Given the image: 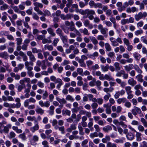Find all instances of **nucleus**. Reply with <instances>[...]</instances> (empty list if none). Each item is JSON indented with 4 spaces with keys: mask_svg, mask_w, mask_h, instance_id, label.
I'll return each instance as SVG.
<instances>
[{
    "mask_svg": "<svg viewBox=\"0 0 147 147\" xmlns=\"http://www.w3.org/2000/svg\"><path fill=\"white\" fill-rule=\"evenodd\" d=\"M128 128L130 129L132 131H134L136 133V140L138 142L141 141L142 140L141 137L142 134L136 131V130L133 128H132L130 125H129Z\"/></svg>",
    "mask_w": 147,
    "mask_h": 147,
    "instance_id": "1",
    "label": "nucleus"
},
{
    "mask_svg": "<svg viewBox=\"0 0 147 147\" xmlns=\"http://www.w3.org/2000/svg\"><path fill=\"white\" fill-rule=\"evenodd\" d=\"M98 28L100 30L101 34L103 35H105V37L107 36V34L106 35V36L105 35L107 34L108 32V29L107 28H104L102 25L101 24H99L98 25Z\"/></svg>",
    "mask_w": 147,
    "mask_h": 147,
    "instance_id": "2",
    "label": "nucleus"
},
{
    "mask_svg": "<svg viewBox=\"0 0 147 147\" xmlns=\"http://www.w3.org/2000/svg\"><path fill=\"white\" fill-rule=\"evenodd\" d=\"M35 7H34V10L37 12L40 10L39 8H42L43 7V5L41 3L35 2L33 3Z\"/></svg>",
    "mask_w": 147,
    "mask_h": 147,
    "instance_id": "3",
    "label": "nucleus"
},
{
    "mask_svg": "<svg viewBox=\"0 0 147 147\" xmlns=\"http://www.w3.org/2000/svg\"><path fill=\"white\" fill-rule=\"evenodd\" d=\"M131 112L134 115H136L137 114H140L141 113L140 109L136 106H134V108L131 110Z\"/></svg>",
    "mask_w": 147,
    "mask_h": 147,
    "instance_id": "4",
    "label": "nucleus"
},
{
    "mask_svg": "<svg viewBox=\"0 0 147 147\" xmlns=\"http://www.w3.org/2000/svg\"><path fill=\"white\" fill-rule=\"evenodd\" d=\"M27 55L29 57V59L31 61L35 62L36 60V59L31 51H29L27 52Z\"/></svg>",
    "mask_w": 147,
    "mask_h": 147,
    "instance_id": "5",
    "label": "nucleus"
},
{
    "mask_svg": "<svg viewBox=\"0 0 147 147\" xmlns=\"http://www.w3.org/2000/svg\"><path fill=\"white\" fill-rule=\"evenodd\" d=\"M125 93V91L123 90H121L120 91L116 92L114 95V97L115 99L118 98L120 96L123 95Z\"/></svg>",
    "mask_w": 147,
    "mask_h": 147,
    "instance_id": "6",
    "label": "nucleus"
},
{
    "mask_svg": "<svg viewBox=\"0 0 147 147\" xmlns=\"http://www.w3.org/2000/svg\"><path fill=\"white\" fill-rule=\"evenodd\" d=\"M37 121L36 120L34 121V123H36L35 125L33 127H31L30 130L32 133H34L35 131L38 130L39 129V126L37 123Z\"/></svg>",
    "mask_w": 147,
    "mask_h": 147,
    "instance_id": "7",
    "label": "nucleus"
},
{
    "mask_svg": "<svg viewBox=\"0 0 147 147\" xmlns=\"http://www.w3.org/2000/svg\"><path fill=\"white\" fill-rule=\"evenodd\" d=\"M84 24L85 26L88 27L89 29H91L93 27L92 24L90 23V21L88 20H86L84 21Z\"/></svg>",
    "mask_w": 147,
    "mask_h": 147,
    "instance_id": "8",
    "label": "nucleus"
},
{
    "mask_svg": "<svg viewBox=\"0 0 147 147\" xmlns=\"http://www.w3.org/2000/svg\"><path fill=\"white\" fill-rule=\"evenodd\" d=\"M111 105H109L108 104H104L103 105V107L106 108V113L108 114H110L111 112Z\"/></svg>",
    "mask_w": 147,
    "mask_h": 147,
    "instance_id": "9",
    "label": "nucleus"
},
{
    "mask_svg": "<svg viewBox=\"0 0 147 147\" xmlns=\"http://www.w3.org/2000/svg\"><path fill=\"white\" fill-rule=\"evenodd\" d=\"M61 39L62 41L65 44V45L68 47V45L67 44V37L66 36H64L63 35L60 36Z\"/></svg>",
    "mask_w": 147,
    "mask_h": 147,
    "instance_id": "10",
    "label": "nucleus"
},
{
    "mask_svg": "<svg viewBox=\"0 0 147 147\" xmlns=\"http://www.w3.org/2000/svg\"><path fill=\"white\" fill-rule=\"evenodd\" d=\"M110 40L112 43V45L113 46H117L119 45V44L117 42L116 39L115 38L113 37H111L109 39Z\"/></svg>",
    "mask_w": 147,
    "mask_h": 147,
    "instance_id": "11",
    "label": "nucleus"
},
{
    "mask_svg": "<svg viewBox=\"0 0 147 147\" xmlns=\"http://www.w3.org/2000/svg\"><path fill=\"white\" fill-rule=\"evenodd\" d=\"M128 83L132 86H134L136 85L137 82L133 78H131L128 80Z\"/></svg>",
    "mask_w": 147,
    "mask_h": 147,
    "instance_id": "12",
    "label": "nucleus"
},
{
    "mask_svg": "<svg viewBox=\"0 0 147 147\" xmlns=\"http://www.w3.org/2000/svg\"><path fill=\"white\" fill-rule=\"evenodd\" d=\"M69 29L71 31H74L76 35L78 36H80L81 35L80 32L75 27L70 26Z\"/></svg>",
    "mask_w": 147,
    "mask_h": 147,
    "instance_id": "13",
    "label": "nucleus"
},
{
    "mask_svg": "<svg viewBox=\"0 0 147 147\" xmlns=\"http://www.w3.org/2000/svg\"><path fill=\"white\" fill-rule=\"evenodd\" d=\"M112 129V127L109 125H107L102 128V130L105 132L108 133Z\"/></svg>",
    "mask_w": 147,
    "mask_h": 147,
    "instance_id": "14",
    "label": "nucleus"
},
{
    "mask_svg": "<svg viewBox=\"0 0 147 147\" xmlns=\"http://www.w3.org/2000/svg\"><path fill=\"white\" fill-rule=\"evenodd\" d=\"M11 125L10 124H7L6 126H3V130L5 133H8L9 132V128H11Z\"/></svg>",
    "mask_w": 147,
    "mask_h": 147,
    "instance_id": "15",
    "label": "nucleus"
},
{
    "mask_svg": "<svg viewBox=\"0 0 147 147\" xmlns=\"http://www.w3.org/2000/svg\"><path fill=\"white\" fill-rule=\"evenodd\" d=\"M133 55L136 60L138 61L141 58V55L137 52H135L133 53Z\"/></svg>",
    "mask_w": 147,
    "mask_h": 147,
    "instance_id": "16",
    "label": "nucleus"
},
{
    "mask_svg": "<svg viewBox=\"0 0 147 147\" xmlns=\"http://www.w3.org/2000/svg\"><path fill=\"white\" fill-rule=\"evenodd\" d=\"M126 137L128 140L131 141L133 140L134 137V134L131 132H129L127 134Z\"/></svg>",
    "mask_w": 147,
    "mask_h": 147,
    "instance_id": "17",
    "label": "nucleus"
},
{
    "mask_svg": "<svg viewBox=\"0 0 147 147\" xmlns=\"http://www.w3.org/2000/svg\"><path fill=\"white\" fill-rule=\"evenodd\" d=\"M79 31L80 32L83 33L85 35H89L90 34V33L88 32V29L86 28H84L83 29H80Z\"/></svg>",
    "mask_w": 147,
    "mask_h": 147,
    "instance_id": "18",
    "label": "nucleus"
},
{
    "mask_svg": "<svg viewBox=\"0 0 147 147\" xmlns=\"http://www.w3.org/2000/svg\"><path fill=\"white\" fill-rule=\"evenodd\" d=\"M101 69L103 72H106L108 71L109 69V65L108 64H107L105 65H101Z\"/></svg>",
    "mask_w": 147,
    "mask_h": 147,
    "instance_id": "19",
    "label": "nucleus"
},
{
    "mask_svg": "<svg viewBox=\"0 0 147 147\" xmlns=\"http://www.w3.org/2000/svg\"><path fill=\"white\" fill-rule=\"evenodd\" d=\"M134 67V65L132 64H130L128 65H125L124 66L125 69L126 71H129L131 70Z\"/></svg>",
    "mask_w": 147,
    "mask_h": 147,
    "instance_id": "20",
    "label": "nucleus"
},
{
    "mask_svg": "<svg viewBox=\"0 0 147 147\" xmlns=\"http://www.w3.org/2000/svg\"><path fill=\"white\" fill-rule=\"evenodd\" d=\"M56 99L61 104H66L67 102V101L63 98H60L59 97H57Z\"/></svg>",
    "mask_w": 147,
    "mask_h": 147,
    "instance_id": "21",
    "label": "nucleus"
},
{
    "mask_svg": "<svg viewBox=\"0 0 147 147\" xmlns=\"http://www.w3.org/2000/svg\"><path fill=\"white\" fill-rule=\"evenodd\" d=\"M47 31L48 33L50 34L52 36H55V33L54 32V30L51 28H49L47 29Z\"/></svg>",
    "mask_w": 147,
    "mask_h": 147,
    "instance_id": "22",
    "label": "nucleus"
},
{
    "mask_svg": "<svg viewBox=\"0 0 147 147\" xmlns=\"http://www.w3.org/2000/svg\"><path fill=\"white\" fill-rule=\"evenodd\" d=\"M134 69L139 74H141L143 72L141 69L139 67V66L136 65L135 64L134 65Z\"/></svg>",
    "mask_w": 147,
    "mask_h": 147,
    "instance_id": "23",
    "label": "nucleus"
},
{
    "mask_svg": "<svg viewBox=\"0 0 147 147\" xmlns=\"http://www.w3.org/2000/svg\"><path fill=\"white\" fill-rule=\"evenodd\" d=\"M135 20L137 21H138L140 19L142 18V12H139L138 14L135 15Z\"/></svg>",
    "mask_w": 147,
    "mask_h": 147,
    "instance_id": "24",
    "label": "nucleus"
},
{
    "mask_svg": "<svg viewBox=\"0 0 147 147\" xmlns=\"http://www.w3.org/2000/svg\"><path fill=\"white\" fill-rule=\"evenodd\" d=\"M85 12L88 16H89V15H93L95 14V12L94 10H90L88 9H86Z\"/></svg>",
    "mask_w": 147,
    "mask_h": 147,
    "instance_id": "25",
    "label": "nucleus"
},
{
    "mask_svg": "<svg viewBox=\"0 0 147 147\" xmlns=\"http://www.w3.org/2000/svg\"><path fill=\"white\" fill-rule=\"evenodd\" d=\"M44 48L45 50L47 49L49 51H52L53 49V47L52 45L48 44H47L45 45Z\"/></svg>",
    "mask_w": 147,
    "mask_h": 147,
    "instance_id": "26",
    "label": "nucleus"
},
{
    "mask_svg": "<svg viewBox=\"0 0 147 147\" xmlns=\"http://www.w3.org/2000/svg\"><path fill=\"white\" fill-rule=\"evenodd\" d=\"M11 120L13 122H16L15 124L16 125L18 126H20V123L17 121V119L15 117H11Z\"/></svg>",
    "mask_w": 147,
    "mask_h": 147,
    "instance_id": "27",
    "label": "nucleus"
},
{
    "mask_svg": "<svg viewBox=\"0 0 147 147\" xmlns=\"http://www.w3.org/2000/svg\"><path fill=\"white\" fill-rule=\"evenodd\" d=\"M127 100V99L124 97L122 98H119L117 99V102L119 104H120L122 102L124 103Z\"/></svg>",
    "mask_w": 147,
    "mask_h": 147,
    "instance_id": "28",
    "label": "nucleus"
},
{
    "mask_svg": "<svg viewBox=\"0 0 147 147\" xmlns=\"http://www.w3.org/2000/svg\"><path fill=\"white\" fill-rule=\"evenodd\" d=\"M35 111L37 113L40 114L42 115L44 113V110L40 107H38L36 109Z\"/></svg>",
    "mask_w": 147,
    "mask_h": 147,
    "instance_id": "29",
    "label": "nucleus"
},
{
    "mask_svg": "<svg viewBox=\"0 0 147 147\" xmlns=\"http://www.w3.org/2000/svg\"><path fill=\"white\" fill-rule=\"evenodd\" d=\"M62 113L63 115L65 114L66 115L69 116L71 114V112L67 109H66L65 110H63L62 111Z\"/></svg>",
    "mask_w": 147,
    "mask_h": 147,
    "instance_id": "30",
    "label": "nucleus"
},
{
    "mask_svg": "<svg viewBox=\"0 0 147 147\" xmlns=\"http://www.w3.org/2000/svg\"><path fill=\"white\" fill-rule=\"evenodd\" d=\"M142 77L143 76L141 74L138 75L136 76V78L138 79V81L141 82L143 81Z\"/></svg>",
    "mask_w": 147,
    "mask_h": 147,
    "instance_id": "31",
    "label": "nucleus"
},
{
    "mask_svg": "<svg viewBox=\"0 0 147 147\" xmlns=\"http://www.w3.org/2000/svg\"><path fill=\"white\" fill-rule=\"evenodd\" d=\"M105 47L106 50L108 51H110L111 50V46L108 43H106L105 44Z\"/></svg>",
    "mask_w": 147,
    "mask_h": 147,
    "instance_id": "32",
    "label": "nucleus"
},
{
    "mask_svg": "<svg viewBox=\"0 0 147 147\" xmlns=\"http://www.w3.org/2000/svg\"><path fill=\"white\" fill-rule=\"evenodd\" d=\"M114 90V88L111 87H110L109 88H105L103 89V90L106 93L108 92H112Z\"/></svg>",
    "mask_w": 147,
    "mask_h": 147,
    "instance_id": "33",
    "label": "nucleus"
},
{
    "mask_svg": "<svg viewBox=\"0 0 147 147\" xmlns=\"http://www.w3.org/2000/svg\"><path fill=\"white\" fill-rule=\"evenodd\" d=\"M9 6L6 4H4L0 7V9L1 10L3 11L6 10L8 8Z\"/></svg>",
    "mask_w": 147,
    "mask_h": 147,
    "instance_id": "34",
    "label": "nucleus"
},
{
    "mask_svg": "<svg viewBox=\"0 0 147 147\" xmlns=\"http://www.w3.org/2000/svg\"><path fill=\"white\" fill-rule=\"evenodd\" d=\"M66 99L67 100H69L71 102H73L74 100V99L70 95H68L67 96Z\"/></svg>",
    "mask_w": 147,
    "mask_h": 147,
    "instance_id": "35",
    "label": "nucleus"
},
{
    "mask_svg": "<svg viewBox=\"0 0 147 147\" xmlns=\"http://www.w3.org/2000/svg\"><path fill=\"white\" fill-rule=\"evenodd\" d=\"M114 65L115 67L116 71H119L120 69L121 68L120 67L119 64V63L115 62Z\"/></svg>",
    "mask_w": 147,
    "mask_h": 147,
    "instance_id": "36",
    "label": "nucleus"
},
{
    "mask_svg": "<svg viewBox=\"0 0 147 147\" xmlns=\"http://www.w3.org/2000/svg\"><path fill=\"white\" fill-rule=\"evenodd\" d=\"M32 52L33 53H37L41 52V50L38 49L36 48H33L32 49Z\"/></svg>",
    "mask_w": 147,
    "mask_h": 147,
    "instance_id": "37",
    "label": "nucleus"
},
{
    "mask_svg": "<svg viewBox=\"0 0 147 147\" xmlns=\"http://www.w3.org/2000/svg\"><path fill=\"white\" fill-rule=\"evenodd\" d=\"M15 101L17 102L16 104V105L19 108L21 106V104L20 103V100L19 98H16L15 99Z\"/></svg>",
    "mask_w": 147,
    "mask_h": 147,
    "instance_id": "38",
    "label": "nucleus"
},
{
    "mask_svg": "<svg viewBox=\"0 0 147 147\" xmlns=\"http://www.w3.org/2000/svg\"><path fill=\"white\" fill-rule=\"evenodd\" d=\"M98 136V134L96 131L91 133L90 135V136L91 138H93L94 137H97Z\"/></svg>",
    "mask_w": 147,
    "mask_h": 147,
    "instance_id": "39",
    "label": "nucleus"
},
{
    "mask_svg": "<svg viewBox=\"0 0 147 147\" xmlns=\"http://www.w3.org/2000/svg\"><path fill=\"white\" fill-rule=\"evenodd\" d=\"M141 121L143 123L144 126L146 127H147V121L144 118H142L141 119Z\"/></svg>",
    "mask_w": 147,
    "mask_h": 147,
    "instance_id": "40",
    "label": "nucleus"
},
{
    "mask_svg": "<svg viewBox=\"0 0 147 147\" xmlns=\"http://www.w3.org/2000/svg\"><path fill=\"white\" fill-rule=\"evenodd\" d=\"M125 139L124 138H123L121 139H116L115 140V142L117 143H123Z\"/></svg>",
    "mask_w": 147,
    "mask_h": 147,
    "instance_id": "41",
    "label": "nucleus"
},
{
    "mask_svg": "<svg viewBox=\"0 0 147 147\" xmlns=\"http://www.w3.org/2000/svg\"><path fill=\"white\" fill-rule=\"evenodd\" d=\"M56 33L59 35V36L63 35L62 30L60 28H57L56 30Z\"/></svg>",
    "mask_w": 147,
    "mask_h": 147,
    "instance_id": "42",
    "label": "nucleus"
},
{
    "mask_svg": "<svg viewBox=\"0 0 147 147\" xmlns=\"http://www.w3.org/2000/svg\"><path fill=\"white\" fill-rule=\"evenodd\" d=\"M78 63L80 64V65L81 67H85L86 65L85 64V63L84 62V61L83 59H81L80 60Z\"/></svg>",
    "mask_w": 147,
    "mask_h": 147,
    "instance_id": "43",
    "label": "nucleus"
},
{
    "mask_svg": "<svg viewBox=\"0 0 147 147\" xmlns=\"http://www.w3.org/2000/svg\"><path fill=\"white\" fill-rule=\"evenodd\" d=\"M18 137L23 140H25L26 139V135L24 133L20 134L19 135Z\"/></svg>",
    "mask_w": 147,
    "mask_h": 147,
    "instance_id": "44",
    "label": "nucleus"
},
{
    "mask_svg": "<svg viewBox=\"0 0 147 147\" xmlns=\"http://www.w3.org/2000/svg\"><path fill=\"white\" fill-rule=\"evenodd\" d=\"M121 72H122V75H123V77L124 79H127L128 77V74L125 73V72L124 70H121Z\"/></svg>",
    "mask_w": 147,
    "mask_h": 147,
    "instance_id": "45",
    "label": "nucleus"
},
{
    "mask_svg": "<svg viewBox=\"0 0 147 147\" xmlns=\"http://www.w3.org/2000/svg\"><path fill=\"white\" fill-rule=\"evenodd\" d=\"M48 94L46 90H45L43 93L42 96V99L43 100L46 99L48 96Z\"/></svg>",
    "mask_w": 147,
    "mask_h": 147,
    "instance_id": "46",
    "label": "nucleus"
},
{
    "mask_svg": "<svg viewBox=\"0 0 147 147\" xmlns=\"http://www.w3.org/2000/svg\"><path fill=\"white\" fill-rule=\"evenodd\" d=\"M99 68V67L97 64H96L92 66L90 68V69L93 70H95L96 69H98Z\"/></svg>",
    "mask_w": 147,
    "mask_h": 147,
    "instance_id": "47",
    "label": "nucleus"
},
{
    "mask_svg": "<svg viewBox=\"0 0 147 147\" xmlns=\"http://www.w3.org/2000/svg\"><path fill=\"white\" fill-rule=\"evenodd\" d=\"M43 54L44 55V56L46 60L47 61H48V59L47 58V57L48 56H49L50 55L49 53L48 52H43Z\"/></svg>",
    "mask_w": 147,
    "mask_h": 147,
    "instance_id": "48",
    "label": "nucleus"
},
{
    "mask_svg": "<svg viewBox=\"0 0 147 147\" xmlns=\"http://www.w3.org/2000/svg\"><path fill=\"white\" fill-rule=\"evenodd\" d=\"M16 41H17L16 43L17 45H20L22 43V39L21 38H16Z\"/></svg>",
    "mask_w": 147,
    "mask_h": 147,
    "instance_id": "49",
    "label": "nucleus"
},
{
    "mask_svg": "<svg viewBox=\"0 0 147 147\" xmlns=\"http://www.w3.org/2000/svg\"><path fill=\"white\" fill-rule=\"evenodd\" d=\"M16 24L18 26V28L20 30H21V28H20L19 27L20 26H21L22 25V21L18 20L16 21Z\"/></svg>",
    "mask_w": 147,
    "mask_h": 147,
    "instance_id": "50",
    "label": "nucleus"
},
{
    "mask_svg": "<svg viewBox=\"0 0 147 147\" xmlns=\"http://www.w3.org/2000/svg\"><path fill=\"white\" fill-rule=\"evenodd\" d=\"M92 74L94 76H99L101 74V73L99 71H94L92 72Z\"/></svg>",
    "mask_w": 147,
    "mask_h": 147,
    "instance_id": "51",
    "label": "nucleus"
},
{
    "mask_svg": "<svg viewBox=\"0 0 147 147\" xmlns=\"http://www.w3.org/2000/svg\"><path fill=\"white\" fill-rule=\"evenodd\" d=\"M125 89L126 91L127 94L132 92V91L131 90V87L130 86H127L125 87Z\"/></svg>",
    "mask_w": 147,
    "mask_h": 147,
    "instance_id": "52",
    "label": "nucleus"
},
{
    "mask_svg": "<svg viewBox=\"0 0 147 147\" xmlns=\"http://www.w3.org/2000/svg\"><path fill=\"white\" fill-rule=\"evenodd\" d=\"M108 56L111 58H114L115 57V53L113 52H111L108 54Z\"/></svg>",
    "mask_w": 147,
    "mask_h": 147,
    "instance_id": "53",
    "label": "nucleus"
},
{
    "mask_svg": "<svg viewBox=\"0 0 147 147\" xmlns=\"http://www.w3.org/2000/svg\"><path fill=\"white\" fill-rule=\"evenodd\" d=\"M51 15L50 12L47 9L44 11V16H50Z\"/></svg>",
    "mask_w": 147,
    "mask_h": 147,
    "instance_id": "54",
    "label": "nucleus"
},
{
    "mask_svg": "<svg viewBox=\"0 0 147 147\" xmlns=\"http://www.w3.org/2000/svg\"><path fill=\"white\" fill-rule=\"evenodd\" d=\"M7 56V53L6 52L0 53V57L2 58L6 57Z\"/></svg>",
    "mask_w": 147,
    "mask_h": 147,
    "instance_id": "55",
    "label": "nucleus"
},
{
    "mask_svg": "<svg viewBox=\"0 0 147 147\" xmlns=\"http://www.w3.org/2000/svg\"><path fill=\"white\" fill-rule=\"evenodd\" d=\"M32 17L33 19L36 20H38L39 18V16H38L37 14L35 13H34L32 14Z\"/></svg>",
    "mask_w": 147,
    "mask_h": 147,
    "instance_id": "56",
    "label": "nucleus"
},
{
    "mask_svg": "<svg viewBox=\"0 0 147 147\" xmlns=\"http://www.w3.org/2000/svg\"><path fill=\"white\" fill-rule=\"evenodd\" d=\"M42 43L43 44L50 43L52 41L51 40H48L47 39H44L42 40Z\"/></svg>",
    "mask_w": 147,
    "mask_h": 147,
    "instance_id": "57",
    "label": "nucleus"
},
{
    "mask_svg": "<svg viewBox=\"0 0 147 147\" xmlns=\"http://www.w3.org/2000/svg\"><path fill=\"white\" fill-rule=\"evenodd\" d=\"M143 33L142 30L140 29L139 30L136 31L135 32V34L136 36H138L139 35Z\"/></svg>",
    "mask_w": 147,
    "mask_h": 147,
    "instance_id": "58",
    "label": "nucleus"
},
{
    "mask_svg": "<svg viewBox=\"0 0 147 147\" xmlns=\"http://www.w3.org/2000/svg\"><path fill=\"white\" fill-rule=\"evenodd\" d=\"M12 8L15 12L16 13H18L20 11V10L19 9V8L18 7V6H14Z\"/></svg>",
    "mask_w": 147,
    "mask_h": 147,
    "instance_id": "59",
    "label": "nucleus"
},
{
    "mask_svg": "<svg viewBox=\"0 0 147 147\" xmlns=\"http://www.w3.org/2000/svg\"><path fill=\"white\" fill-rule=\"evenodd\" d=\"M105 79L106 80H114V79L108 74H105L104 76Z\"/></svg>",
    "mask_w": 147,
    "mask_h": 147,
    "instance_id": "60",
    "label": "nucleus"
},
{
    "mask_svg": "<svg viewBox=\"0 0 147 147\" xmlns=\"http://www.w3.org/2000/svg\"><path fill=\"white\" fill-rule=\"evenodd\" d=\"M23 4H26L28 6H30L31 5L32 3L29 0H27L25 2H23L22 3Z\"/></svg>",
    "mask_w": 147,
    "mask_h": 147,
    "instance_id": "61",
    "label": "nucleus"
},
{
    "mask_svg": "<svg viewBox=\"0 0 147 147\" xmlns=\"http://www.w3.org/2000/svg\"><path fill=\"white\" fill-rule=\"evenodd\" d=\"M123 42L126 46L130 45L128 39L126 38H124L123 39Z\"/></svg>",
    "mask_w": 147,
    "mask_h": 147,
    "instance_id": "62",
    "label": "nucleus"
},
{
    "mask_svg": "<svg viewBox=\"0 0 147 147\" xmlns=\"http://www.w3.org/2000/svg\"><path fill=\"white\" fill-rule=\"evenodd\" d=\"M94 7L95 8L97 7L102 8V3H95Z\"/></svg>",
    "mask_w": 147,
    "mask_h": 147,
    "instance_id": "63",
    "label": "nucleus"
},
{
    "mask_svg": "<svg viewBox=\"0 0 147 147\" xmlns=\"http://www.w3.org/2000/svg\"><path fill=\"white\" fill-rule=\"evenodd\" d=\"M140 147H147V142L146 141H143L140 144Z\"/></svg>",
    "mask_w": 147,
    "mask_h": 147,
    "instance_id": "64",
    "label": "nucleus"
}]
</instances>
